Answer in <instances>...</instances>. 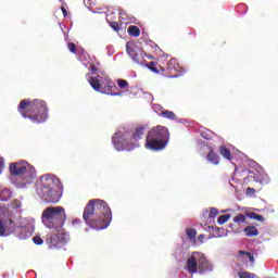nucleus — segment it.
<instances>
[{"label":"nucleus","instance_id":"nucleus-1","mask_svg":"<svg viewBox=\"0 0 278 278\" xmlns=\"http://www.w3.org/2000/svg\"><path fill=\"white\" fill-rule=\"evenodd\" d=\"M83 218L91 229H108L112 223V208L103 200H90L84 208Z\"/></svg>","mask_w":278,"mask_h":278},{"label":"nucleus","instance_id":"nucleus-2","mask_svg":"<svg viewBox=\"0 0 278 278\" xmlns=\"http://www.w3.org/2000/svg\"><path fill=\"white\" fill-rule=\"evenodd\" d=\"M17 112L23 118H28L35 125H40V123H45L49 118L47 102L40 99L33 101L23 99L17 106Z\"/></svg>","mask_w":278,"mask_h":278},{"label":"nucleus","instance_id":"nucleus-3","mask_svg":"<svg viewBox=\"0 0 278 278\" xmlns=\"http://www.w3.org/2000/svg\"><path fill=\"white\" fill-rule=\"evenodd\" d=\"M168 128L165 126H154L152 127L146 137L144 147L149 151H162L166 149V144H168Z\"/></svg>","mask_w":278,"mask_h":278},{"label":"nucleus","instance_id":"nucleus-4","mask_svg":"<svg viewBox=\"0 0 278 278\" xmlns=\"http://www.w3.org/2000/svg\"><path fill=\"white\" fill-rule=\"evenodd\" d=\"M41 220L48 229H62L66 223V211L63 206H48L41 214Z\"/></svg>","mask_w":278,"mask_h":278},{"label":"nucleus","instance_id":"nucleus-5","mask_svg":"<svg viewBox=\"0 0 278 278\" xmlns=\"http://www.w3.org/2000/svg\"><path fill=\"white\" fill-rule=\"evenodd\" d=\"M146 131L147 128L144 126H139L135 128L131 135L123 134L122 131L115 132L112 137L113 144L117 151H129L127 144H129V142H138V140H142V136H144Z\"/></svg>","mask_w":278,"mask_h":278},{"label":"nucleus","instance_id":"nucleus-6","mask_svg":"<svg viewBox=\"0 0 278 278\" xmlns=\"http://www.w3.org/2000/svg\"><path fill=\"white\" fill-rule=\"evenodd\" d=\"M39 197L45 203H58L62 199V192H60V185L51 177L45 176L42 178Z\"/></svg>","mask_w":278,"mask_h":278},{"label":"nucleus","instance_id":"nucleus-7","mask_svg":"<svg viewBox=\"0 0 278 278\" xmlns=\"http://www.w3.org/2000/svg\"><path fill=\"white\" fill-rule=\"evenodd\" d=\"M88 83L96 90V92H101L102 94H109L110 97H118L121 92H118V87L116 83H114L110 78H104L103 80H99L98 77H89Z\"/></svg>","mask_w":278,"mask_h":278},{"label":"nucleus","instance_id":"nucleus-8","mask_svg":"<svg viewBox=\"0 0 278 278\" xmlns=\"http://www.w3.org/2000/svg\"><path fill=\"white\" fill-rule=\"evenodd\" d=\"M210 268V262L205 258V254L201 252H193L192 255L187 260L186 270L189 271L190 275H194V273H203V270H207Z\"/></svg>","mask_w":278,"mask_h":278},{"label":"nucleus","instance_id":"nucleus-9","mask_svg":"<svg viewBox=\"0 0 278 278\" xmlns=\"http://www.w3.org/2000/svg\"><path fill=\"white\" fill-rule=\"evenodd\" d=\"M126 51L134 62L137 64H144V54L142 50L134 42H127Z\"/></svg>","mask_w":278,"mask_h":278},{"label":"nucleus","instance_id":"nucleus-10","mask_svg":"<svg viewBox=\"0 0 278 278\" xmlns=\"http://www.w3.org/2000/svg\"><path fill=\"white\" fill-rule=\"evenodd\" d=\"M29 163H27L26 161L11 163L9 166V170L13 177H20L21 175H25L27 170H29Z\"/></svg>","mask_w":278,"mask_h":278},{"label":"nucleus","instance_id":"nucleus-11","mask_svg":"<svg viewBox=\"0 0 278 278\" xmlns=\"http://www.w3.org/2000/svg\"><path fill=\"white\" fill-rule=\"evenodd\" d=\"M0 214L7 216V218H12V216H14V213L8 210L5 206H0ZM5 231H8L5 224H3V220H0V237L5 236Z\"/></svg>","mask_w":278,"mask_h":278},{"label":"nucleus","instance_id":"nucleus-12","mask_svg":"<svg viewBox=\"0 0 278 278\" xmlns=\"http://www.w3.org/2000/svg\"><path fill=\"white\" fill-rule=\"evenodd\" d=\"M207 162H211V164H214L215 166H218L220 163V156H218L214 150H210L207 155H206Z\"/></svg>","mask_w":278,"mask_h":278},{"label":"nucleus","instance_id":"nucleus-13","mask_svg":"<svg viewBox=\"0 0 278 278\" xmlns=\"http://www.w3.org/2000/svg\"><path fill=\"white\" fill-rule=\"evenodd\" d=\"M243 231L248 238H254L255 236H260V230H257L255 226H247Z\"/></svg>","mask_w":278,"mask_h":278},{"label":"nucleus","instance_id":"nucleus-14","mask_svg":"<svg viewBox=\"0 0 278 278\" xmlns=\"http://www.w3.org/2000/svg\"><path fill=\"white\" fill-rule=\"evenodd\" d=\"M160 116H162L163 118H168L169 121H177V115L173 111H162Z\"/></svg>","mask_w":278,"mask_h":278},{"label":"nucleus","instance_id":"nucleus-15","mask_svg":"<svg viewBox=\"0 0 278 278\" xmlns=\"http://www.w3.org/2000/svg\"><path fill=\"white\" fill-rule=\"evenodd\" d=\"M219 153L220 155H223V157H225L226 160H231V150H229V148L225 147V146H220L219 147Z\"/></svg>","mask_w":278,"mask_h":278},{"label":"nucleus","instance_id":"nucleus-16","mask_svg":"<svg viewBox=\"0 0 278 278\" xmlns=\"http://www.w3.org/2000/svg\"><path fill=\"white\" fill-rule=\"evenodd\" d=\"M127 33L129 34V36H132L134 38H138V36H140V28L136 25H131L128 27Z\"/></svg>","mask_w":278,"mask_h":278},{"label":"nucleus","instance_id":"nucleus-17","mask_svg":"<svg viewBox=\"0 0 278 278\" xmlns=\"http://www.w3.org/2000/svg\"><path fill=\"white\" fill-rule=\"evenodd\" d=\"M11 198H12V191H10V189H3L0 192V200L1 201H10Z\"/></svg>","mask_w":278,"mask_h":278},{"label":"nucleus","instance_id":"nucleus-18","mask_svg":"<svg viewBox=\"0 0 278 278\" xmlns=\"http://www.w3.org/2000/svg\"><path fill=\"white\" fill-rule=\"evenodd\" d=\"M242 255H247V257L250 260L252 264L255 262V256H253L252 253L241 250L239 251V257H242Z\"/></svg>","mask_w":278,"mask_h":278},{"label":"nucleus","instance_id":"nucleus-19","mask_svg":"<svg viewBox=\"0 0 278 278\" xmlns=\"http://www.w3.org/2000/svg\"><path fill=\"white\" fill-rule=\"evenodd\" d=\"M229 218H231L230 214L222 215L217 218V223H218V225H225V223H227V220H229Z\"/></svg>","mask_w":278,"mask_h":278},{"label":"nucleus","instance_id":"nucleus-20","mask_svg":"<svg viewBox=\"0 0 278 278\" xmlns=\"http://www.w3.org/2000/svg\"><path fill=\"white\" fill-rule=\"evenodd\" d=\"M233 223H237L238 225L242 224V223H247V216H244V214H238L235 218H233Z\"/></svg>","mask_w":278,"mask_h":278},{"label":"nucleus","instance_id":"nucleus-21","mask_svg":"<svg viewBox=\"0 0 278 278\" xmlns=\"http://www.w3.org/2000/svg\"><path fill=\"white\" fill-rule=\"evenodd\" d=\"M250 218H252L253 220H257L258 223H264L265 220L264 216L257 213H250Z\"/></svg>","mask_w":278,"mask_h":278},{"label":"nucleus","instance_id":"nucleus-22","mask_svg":"<svg viewBox=\"0 0 278 278\" xmlns=\"http://www.w3.org/2000/svg\"><path fill=\"white\" fill-rule=\"evenodd\" d=\"M117 86L122 90H125V88H129V83L127 80H125V79H118L117 80Z\"/></svg>","mask_w":278,"mask_h":278},{"label":"nucleus","instance_id":"nucleus-23","mask_svg":"<svg viewBox=\"0 0 278 278\" xmlns=\"http://www.w3.org/2000/svg\"><path fill=\"white\" fill-rule=\"evenodd\" d=\"M177 68H179V65L175 66V61L170 60L167 63V71H169V73H173V71H177Z\"/></svg>","mask_w":278,"mask_h":278},{"label":"nucleus","instance_id":"nucleus-24","mask_svg":"<svg viewBox=\"0 0 278 278\" xmlns=\"http://www.w3.org/2000/svg\"><path fill=\"white\" fill-rule=\"evenodd\" d=\"M239 278H255V274H251L249 271H240L238 273Z\"/></svg>","mask_w":278,"mask_h":278},{"label":"nucleus","instance_id":"nucleus-25","mask_svg":"<svg viewBox=\"0 0 278 278\" xmlns=\"http://www.w3.org/2000/svg\"><path fill=\"white\" fill-rule=\"evenodd\" d=\"M156 65H157V64L152 61V62H150V63L147 65V67H148L150 71H152V73L157 74V73H160V70H157Z\"/></svg>","mask_w":278,"mask_h":278},{"label":"nucleus","instance_id":"nucleus-26","mask_svg":"<svg viewBox=\"0 0 278 278\" xmlns=\"http://www.w3.org/2000/svg\"><path fill=\"white\" fill-rule=\"evenodd\" d=\"M186 233H187L188 238H191V240L197 238V230L193 228H188L186 230Z\"/></svg>","mask_w":278,"mask_h":278},{"label":"nucleus","instance_id":"nucleus-27","mask_svg":"<svg viewBox=\"0 0 278 278\" xmlns=\"http://www.w3.org/2000/svg\"><path fill=\"white\" fill-rule=\"evenodd\" d=\"M201 136L204 140H212V130H204L201 132Z\"/></svg>","mask_w":278,"mask_h":278},{"label":"nucleus","instance_id":"nucleus-28","mask_svg":"<svg viewBox=\"0 0 278 278\" xmlns=\"http://www.w3.org/2000/svg\"><path fill=\"white\" fill-rule=\"evenodd\" d=\"M110 27L114 29V31H121V24L118 22H110Z\"/></svg>","mask_w":278,"mask_h":278},{"label":"nucleus","instance_id":"nucleus-29","mask_svg":"<svg viewBox=\"0 0 278 278\" xmlns=\"http://www.w3.org/2000/svg\"><path fill=\"white\" fill-rule=\"evenodd\" d=\"M67 49L71 53H77V46L74 42L67 43Z\"/></svg>","mask_w":278,"mask_h":278},{"label":"nucleus","instance_id":"nucleus-30","mask_svg":"<svg viewBox=\"0 0 278 278\" xmlns=\"http://www.w3.org/2000/svg\"><path fill=\"white\" fill-rule=\"evenodd\" d=\"M218 216V208L212 207L208 214V218H216Z\"/></svg>","mask_w":278,"mask_h":278},{"label":"nucleus","instance_id":"nucleus-31","mask_svg":"<svg viewBox=\"0 0 278 278\" xmlns=\"http://www.w3.org/2000/svg\"><path fill=\"white\" fill-rule=\"evenodd\" d=\"M11 207H12L13 210H20V207H21V201H20V200H13V201L11 202Z\"/></svg>","mask_w":278,"mask_h":278},{"label":"nucleus","instance_id":"nucleus-32","mask_svg":"<svg viewBox=\"0 0 278 278\" xmlns=\"http://www.w3.org/2000/svg\"><path fill=\"white\" fill-rule=\"evenodd\" d=\"M255 189L254 188H251V187H248L247 190H245V194H248V197H253V194H255Z\"/></svg>","mask_w":278,"mask_h":278},{"label":"nucleus","instance_id":"nucleus-33","mask_svg":"<svg viewBox=\"0 0 278 278\" xmlns=\"http://www.w3.org/2000/svg\"><path fill=\"white\" fill-rule=\"evenodd\" d=\"M33 242H35L36 244L40 245L42 244L45 241L42 240V238H40L39 236H35L33 238Z\"/></svg>","mask_w":278,"mask_h":278},{"label":"nucleus","instance_id":"nucleus-34","mask_svg":"<svg viewBox=\"0 0 278 278\" xmlns=\"http://www.w3.org/2000/svg\"><path fill=\"white\" fill-rule=\"evenodd\" d=\"M58 240L63 242V244H66V238H64V235H58Z\"/></svg>","mask_w":278,"mask_h":278},{"label":"nucleus","instance_id":"nucleus-35","mask_svg":"<svg viewBox=\"0 0 278 278\" xmlns=\"http://www.w3.org/2000/svg\"><path fill=\"white\" fill-rule=\"evenodd\" d=\"M3 157L0 156V174L3 173V166H4Z\"/></svg>","mask_w":278,"mask_h":278},{"label":"nucleus","instance_id":"nucleus-36","mask_svg":"<svg viewBox=\"0 0 278 278\" xmlns=\"http://www.w3.org/2000/svg\"><path fill=\"white\" fill-rule=\"evenodd\" d=\"M61 12L63 13V16H64V17H67V16H68V11H66V8L62 7V8H61Z\"/></svg>","mask_w":278,"mask_h":278},{"label":"nucleus","instance_id":"nucleus-37","mask_svg":"<svg viewBox=\"0 0 278 278\" xmlns=\"http://www.w3.org/2000/svg\"><path fill=\"white\" fill-rule=\"evenodd\" d=\"M84 4L86 8H90V5H92V0H84Z\"/></svg>","mask_w":278,"mask_h":278},{"label":"nucleus","instance_id":"nucleus-38","mask_svg":"<svg viewBox=\"0 0 278 278\" xmlns=\"http://www.w3.org/2000/svg\"><path fill=\"white\" fill-rule=\"evenodd\" d=\"M198 240L199 242H203V240H205V235L198 236Z\"/></svg>","mask_w":278,"mask_h":278},{"label":"nucleus","instance_id":"nucleus-39","mask_svg":"<svg viewBox=\"0 0 278 278\" xmlns=\"http://www.w3.org/2000/svg\"><path fill=\"white\" fill-rule=\"evenodd\" d=\"M90 68L92 73H97L99 71V68H97V65H91Z\"/></svg>","mask_w":278,"mask_h":278},{"label":"nucleus","instance_id":"nucleus-40","mask_svg":"<svg viewBox=\"0 0 278 278\" xmlns=\"http://www.w3.org/2000/svg\"><path fill=\"white\" fill-rule=\"evenodd\" d=\"M7 225H13L14 222L12 219H10L9 222H5Z\"/></svg>","mask_w":278,"mask_h":278},{"label":"nucleus","instance_id":"nucleus-41","mask_svg":"<svg viewBox=\"0 0 278 278\" xmlns=\"http://www.w3.org/2000/svg\"><path fill=\"white\" fill-rule=\"evenodd\" d=\"M208 229H214V227H212V226H208Z\"/></svg>","mask_w":278,"mask_h":278}]
</instances>
